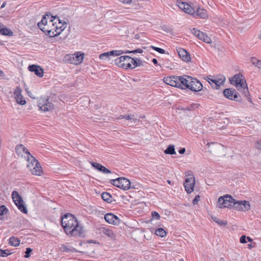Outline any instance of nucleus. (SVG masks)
<instances>
[{"label":"nucleus","mask_w":261,"mask_h":261,"mask_svg":"<svg viewBox=\"0 0 261 261\" xmlns=\"http://www.w3.org/2000/svg\"><path fill=\"white\" fill-rule=\"evenodd\" d=\"M200 200V196L199 195H197L195 196L194 199L193 200V203L194 204H196L197 202Z\"/></svg>","instance_id":"47"},{"label":"nucleus","mask_w":261,"mask_h":261,"mask_svg":"<svg viewBox=\"0 0 261 261\" xmlns=\"http://www.w3.org/2000/svg\"><path fill=\"white\" fill-rule=\"evenodd\" d=\"M67 60L71 63L75 65L80 64L83 60V56L82 54H73L68 55L67 56Z\"/></svg>","instance_id":"17"},{"label":"nucleus","mask_w":261,"mask_h":261,"mask_svg":"<svg viewBox=\"0 0 261 261\" xmlns=\"http://www.w3.org/2000/svg\"><path fill=\"white\" fill-rule=\"evenodd\" d=\"M28 69L31 72H33V65H29Z\"/></svg>","instance_id":"51"},{"label":"nucleus","mask_w":261,"mask_h":261,"mask_svg":"<svg viewBox=\"0 0 261 261\" xmlns=\"http://www.w3.org/2000/svg\"><path fill=\"white\" fill-rule=\"evenodd\" d=\"M101 196L104 201L108 203H112L113 201V198L109 193L103 192L101 194Z\"/></svg>","instance_id":"31"},{"label":"nucleus","mask_w":261,"mask_h":261,"mask_svg":"<svg viewBox=\"0 0 261 261\" xmlns=\"http://www.w3.org/2000/svg\"><path fill=\"white\" fill-rule=\"evenodd\" d=\"M90 164L92 165L93 167H94L95 169H97L99 171H100L103 173L106 174H109L111 173V171L104 167L103 166L101 165V164L97 163H94L91 162Z\"/></svg>","instance_id":"26"},{"label":"nucleus","mask_w":261,"mask_h":261,"mask_svg":"<svg viewBox=\"0 0 261 261\" xmlns=\"http://www.w3.org/2000/svg\"><path fill=\"white\" fill-rule=\"evenodd\" d=\"M231 84L236 86L237 89L247 97L248 90L246 82L241 74H237L230 80Z\"/></svg>","instance_id":"3"},{"label":"nucleus","mask_w":261,"mask_h":261,"mask_svg":"<svg viewBox=\"0 0 261 261\" xmlns=\"http://www.w3.org/2000/svg\"><path fill=\"white\" fill-rule=\"evenodd\" d=\"M7 211L8 210L5 205L0 206V216L2 217L4 214V213ZM1 219V218H0Z\"/></svg>","instance_id":"41"},{"label":"nucleus","mask_w":261,"mask_h":261,"mask_svg":"<svg viewBox=\"0 0 261 261\" xmlns=\"http://www.w3.org/2000/svg\"><path fill=\"white\" fill-rule=\"evenodd\" d=\"M32 251V250L30 248H27L25 252V254L24 257L28 258L30 256V253Z\"/></svg>","instance_id":"44"},{"label":"nucleus","mask_w":261,"mask_h":261,"mask_svg":"<svg viewBox=\"0 0 261 261\" xmlns=\"http://www.w3.org/2000/svg\"><path fill=\"white\" fill-rule=\"evenodd\" d=\"M4 75V72L3 71L0 70V76H2Z\"/></svg>","instance_id":"54"},{"label":"nucleus","mask_w":261,"mask_h":261,"mask_svg":"<svg viewBox=\"0 0 261 261\" xmlns=\"http://www.w3.org/2000/svg\"><path fill=\"white\" fill-rule=\"evenodd\" d=\"M234 208L240 211H248L250 208V205L248 201L235 200Z\"/></svg>","instance_id":"13"},{"label":"nucleus","mask_w":261,"mask_h":261,"mask_svg":"<svg viewBox=\"0 0 261 261\" xmlns=\"http://www.w3.org/2000/svg\"><path fill=\"white\" fill-rule=\"evenodd\" d=\"M34 73L37 76L42 77L44 75V70L40 66L34 64Z\"/></svg>","instance_id":"28"},{"label":"nucleus","mask_w":261,"mask_h":261,"mask_svg":"<svg viewBox=\"0 0 261 261\" xmlns=\"http://www.w3.org/2000/svg\"><path fill=\"white\" fill-rule=\"evenodd\" d=\"M115 64L124 69H134L136 67L135 59L128 56H122L115 60Z\"/></svg>","instance_id":"4"},{"label":"nucleus","mask_w":261,"mask_h":261,"mask_svg":"<svg viewBox=\"0 0 261 261\" xmlns=\"http://www.w3.org/2000/svg\"><path fill=\"white\" fill-rule=\"evenodd\" d=\"M215 79L217 80L216 83L218 84V87L223 85L226 80L225 77L223 75H221L220 77Z\"/></svg>","instance_id":"37"},{"label":"nucleus","mask_w":261,"mask_h":261,"mask_svg":"<svg viewBox=\"0 0 261 261\" xmlns=\"http://www.w3.org/2000/svg\"><path fill=\"white\" fill-rule=\"evenodd\" d=\"M195 182V180L194 176L192 174H189L184 182V187L188 193H191L193 191Z\"/></svg>","instance_id":"11"},{"label":"nucleus","mask_w":261,"mask_h":261,"mask_svg":"<svg viewBox=\"0 0 261 261\" xmlns=\"http://www.w3.org/2000/svg\"><path fill=\"white\" fill-rule=\"evenodd\" d=\"M105 220L109 223L113 225H118L120 223L119 218L112 213H108L105 215Z\"/></svg>","instance_id":"21"},{"label":"nucleus","mask_w":261,"mask_h":261,"mask_svg":"<svg viewBox=\"0 0 261 261\" xmlns=\"http://www.w3.org/2000/svg\"><path fill=\"white\" fill-rule=\"evenodd\" d=\"M14 98L17 103L24 105L26 103V101L22 95L21 90L20 87H17L14 91Z\"/></svg>","instance_id":"16"},{"label":"nucleus","mask_w":261,"mask_h":261,"mask_svg":"<svg viewBox=\"0 0 261 261\" xmlns=\"http://www.w3.org/2000/svg\"><path fill=\"white\" fill-rule=\"evenodd\" d=\"M38 106L40 110L44 112L49 111L54 109V106L48 101V97H41L38 99Z\"/></svg>","instance_id":"10"},{"label":"nucleus","mask_w":261,"mask_h":261,"mask_svg":"<svg viewBox=\"0 0 261 261\" xmlns=\"http://www.w3.org/2000/svg\"><path fill=\"white\" fill-rule=\"evenodd\" d=\"M191 76L188 75L179 76L178 79V88L182 89L188 88V86L190 84Z\"/></svg>","instance_id":"12"},{"label":"nucleus","mask_w":261,"mask_h":261,"mask_svg":"<svg viewBox=\"0 0 261 261\" xmlns=\"http://www.w3.org/2000/svg\"><path fill=\"white\" fill-rule=\"evenodd\" d=\"M135 62H136L135 64H136V67L141 66L143 65L142 61H141V60L139 59H135Z\"/></svg>","instance_id":"45"},{"label":"nucleus","mask_w":261,"mask_h":261,"mask_svg":"<svg viewBox=\"0 0 261 261\" xmlns=\"http://www.w3.org/2000/svg\"><path fill=\"white\" fill-rule=\"evenodd\" d=\"M235 200L236 199L228 195L221 196L218 199L217 206L221 208L234 207Z\"/></svg>","instance_id":"6"},{"label":"nucleus","mask_w":261,"mask_h":261,"mask_svg":"<svg viewBox=\"0 0 261 261\" xmlns=\"http://www.w3.org/2000/svg\"><path fill=\"white\" fill-rule=\"evenodd\" d=\"M12 253L8 249L2 250L0 249V256L7 257Z\"/></svg>","instance_id":"38"},{"label":"nucleus","mask_w":261,"mask_h":261,"mask_svg":"<svg viewBox=\"0 0 261 261\" xmlns=\"http://www.w3.org/2000/svg\"><path fill=\"white\" fill-rule=\"evenodd\" d=\"M164 153L165 154L171 155L176 154L174 146L172 145L168 146L167 149L164 151Z\"/></svg>","instance_id":"33"},{"label":"nucleus","mask_w":261,"mask_h":261,"mask_svg":"<svg viewBox=\"0 0 261 261\" xmlns=\"http://www.w3.org/2000/svg\"><path fill=\"white\" fill-rule=\"evenodd\" d=\"M252 247H253V246H252V245H251V244H249V245H248V248L249 249H251Z\"/></svg>","instance_id":"56"},{"label":"nucleus","mask_w":261,"mask_h":261,"mask_svg":"<svg viewBox=\"0 0 261 261\" xmlns=\"http://www.w3.org/2000/svg\"><path fill=\"white\" fill-rule=\"evenodd\" d=\"M180 261H184L183 259H181Z\"/></svg>","instance_id":"59"},{"label":"nucleus","mask_w":261,"mask_h":261,"mask_svg":"<svg viewBox=\"0 0 261 261\" xmlns=\"http://www.w3.org/2000/svg\"><path fill=\"white\" fill-rule=\"evenodd\" d=\"M194 16H197L200 18L205 19L208 17V14L206 10L200 7H195V13Z\"/></svg>","instance_id":"27"},{"label":"nucleus","mask_w":261,"mask_h":261,"mask_svg":"<svg viewBox=\"0 0 261 261\" xmlns=\"http://www.w3.org/2000/svg\"><path fill=\"white\" fill-rule=\"evenodd\" d=\"M167 181H168V183H169V184L170 183V180H168Z\"/></svg>","instance_id":"58"},{"label":"nucleus","mask_w":261,"mask_h":261,"mask_svg":"<svg viewBox=\"0 0 261 261\" xmlns=\"http://www.w3.org/2000/svg\"><path fill=\"white\" fill-rule=\"evenodd\" d=\"M247 239L248 240V241L249 242H252L253 241V240L252 239H251L250 237H247Z\"/></svg>","instance_id":"53"},{"label":"nucleus","mask_w":261,"mask_h":261,"mask_svg":"<svg viewBox=\"0 0 261 261\" xmlns=\"http://www.w3.org/2000/svg\"><path fill=\"white\" fill-rule=\"evenodd\" d=\"M61 224L66 233L73 237H81L84 232L83 227L79 223L76 218L68 214L62 218Z\"/></svg>","instance_id":"2"},{"label":"nucleus","mask_w":261,"mask_h":261,"mask_svg":"<svg viewBox=\"0 0 261 261\" xmlns=\"http://www.w3.org/2000/svg\"><path fill=\"white\" fill-rule=\"evenodd\" d=\"M213 220L216 222L217 223L221 225H226L227 224V222L225 221H222L219 219L217 217L213 218Z\"/></svg>","instance_id":"40"},{"label":"nucleus","mask_w":261,"mask_h":261,"mask_svg":"<svg viewBox=\"0 0 261 261\" xmlns=\"http://www.w3.org/2000/svg\"><path fill=\"white\" fill-rule=\"evenodd\" d=\"M176 5L178 8L185 13L194 15L195 13V5L193 3L189 4L181 0H177Z\"/></svg>","instance_id":"7"},{"label":"nucleus","mask_w":261,"mask_h":261,"mask_svg":"<svg viewBox=\"0 0 261 261\" xmlns=\"http://www.w3.org/2000/svg\"><path fill=\"white\" fill-rule=\"evenodd\" d=\"M34 163H35V165L34 167V175L41 176L43 173V170L40 163L34 157Z\"/></svg>","instance_id":"25"},{"label":"nucleus","mask_w":261,"mask_h":261,"mask_svg":"<svg viewBox=\"0 0 261 261\" xmlns=\"http://www.w3.org/2000/svg\"><path fill=\"white\" fill-rule=\"evenodd\" d=\"M155 233L158 236L164 237L166 234V231L163 228H160L155 230Z\"/></svg>","instance_id":"36"},{"label":"nucleus","mask_w":261,"mask_h":261,"mask_svg":"<svg viewBox=\"0 0 261 261\" xmlns=\"http://www.w3.org/2000/svg\"><path fill=\"white\" fill-rule=\"evenodd\" d=\"M38 28L46 35L54 37L59 35L67 27V23L58 17L45 15L38 23Z\"/></svg>","instance_id":"1"},{"label":"nucleus","mask_w":261,"mask_h":261,"mask_svg":"<svg viewBox=\"0 0 261 261\" xmlns=\"http://www.w3.org/2000/svg\"><path fill=\"white\" fill-rule=\"evenodd\" d=\"M9 243L11 246L16 247L19 246L20 240L17 238L12 237L9 240Z\"/></svg>","instance_id":"32"},{"label":"nucleus","mask_w":261,"mask_h":261,"mask_svg":"<svg viewBox=\"0 0 261 261\" xmlns=\"http://www.w3.org/2000/svg\"><path fill=\"white\" fill-rule=\"evenodd\" d=\"M180 58L185 62H189L191 60L190 55L185 49L180 48L177 49Z\"/></svg>","instance_id":"23"},{"label":"nucleus","mask_w":261,"mask_h":261,"mask_svg":"<svg viewBox=\"0 0 261 261\" xmlns=\"http://www.w3.org/2000/svg\"><path fill=\"white\" fill-rule=\"evenodd\" d=\"M224 95L228 99L233 100H237L238 94L235 90L232 89H225L223 91Z\"/></svg>","instance_id":"20"},{"label":"nucleus","mask_w":261,"mask_h":261,"mask_svg":"<svg viewBox=\"0 0 261 261\" xmlns=\"http://www.w3.org/2000/svg\"><path fill=\"white\" fill-rule=\"evenodd\" d=\"M15 151L18 156L23 157L29 163L27 166L31 171V167L33 166V156L28 151L27 148L22 144L18 145L15 147Z\"/></svg>","instance_id":"5"},{"label":"nucleus","mask_w":261,"mask_h":261,"mask_svg":"<svg viewBox=\"0 0 261 261\" xmlns=\"http://www.w3.org/2000/svg\"><path fill=\"white\" fill-rule=\"evenodd\" d=\"M60 249L61 251L66 252L69 253L76 252L77 251L74 248L70 247H68L67 245L62 244L60 247Z\"/></svg>","instance_id":"30"},{"label":"nucleus","mask_w":261,"mask_h":261,"mask_svg":"<svg viewBox=\"0 0 261 261\" xmlns=\"http://www.w3.org/2000/svg\"><path fill=\"white\" fill-rule=\"evenodd\" d=\"M252 64L257 68L261 69V60H259L256 58H252L251 59Z\"/></svg>","instance_id":"34"},{"label":"nucleus","mask_w":261,"mask_h":261,"mask_svg":"<svg viewBox=\"0 0 261 261\" xmlns=\"http://www.w3.org/2000/svg\"><path fill=\"white\" fill-rule=\"evenodd\" d=\"M258 148L261 149V140L257 142Z\"/></svg>","instance_id":"50"},{"label":"nucleus","mask_w":261,"mask_h":261,"mask_svg":"<svg viewBox=\"0 0 261 261\" xmlns=\"http://www.w3.org/2000/svg\"><path fill=\"white\" fill-rule=\"evenodd\" d=\"M119 118L125 119L128 121V124L130 125H133L134 123L139 121V119H138L136 115H121Z\"/></svg>","instance_id":"24"},{"label":"nucleus","mask_w":261,"mask_h":261,"mask_svg":"<svg viewBox=\"0 0 261 261\" xmlns=\"http://www.w3.org/2000/svg\"><path fill=\"white\" fill-rule=\"evenodd\" d=\"M186 151V149L185 148H182V149H180L178 152L180 154L184 153Z\"/></svg>","instance_id":"49"},{"label":"nucleus","mask_w":261,"mask_h":261,"mask_svg":"<svg viewBox=\"0 0 261 261\" xmlns=\"http://www.w3.org/2000/svg\"><path fill=\"white\" fill-rule=\"evenodd\" d=\"M143 50L140 48L136 49L134 50L129 51V50H125L123 51V54H129V53H134V54H137L139 53L141 54L143 53Z\"/></svg>","instance_id":"39"},{"label":"nucleus","mask_w":261,"mask_h":261,"mask_svg":"<svg viewBox=\"0 0 261 261\" xmlns=\"http://www.w3.org/2000/svg\"><path fill=\"white\" fill-rule=\"evenodd\" d=\"M120 2L123 4H130L132 2V0H118Z\"/></svg>","instance_id":"48"},{"label":"nucleus","mask_w":261,"mask_h":261,"mask_svg":"<svg viewBox=\"0 0 261 261\" xmlns=\"http://www.w3.org/2000/svg\"><path fill=\"white\" fill-rule=\"evenodd\" d=\"M12 198L18 208L21 212L27 214L28 213L27 208L24 205V202L18 193L15 191H13L12 193Z\"/></svg>","instance_id":"8"},{"label":"nucleus","mask_w":261,"mask_h":261,"mask_svg":"<svg viewBox=\"0 0 261 261\" xmlns=\"http://www.w3.org/2000/svg\"><path fill=\"white\" fill-rule=\"evenodd\" d=\"M151 47L152 48H153L154 50H155V51L159 52L160 54H164L165 52L164 49H163L162 48H159V47H154V46H151Z\"/></svg>","instance_id":"42"},{"label":"nucleus","mask_w":261,"mask_h":261,"mask_svg":"<svg viewBox=\"0 0 261 261\" xmlns=\"http://www.w3.org/2000/svg\"><path fill=\"white\" fill-rule=\"evenodd\" d=\"M178 76H169L164 77L163 80L165 84L172 87L178 88Z\"/></svg>","instance_id":"22"},{"label":"nucleus","mask_w":261,"mask_h":261,"mask_svg":"<svg viewBox=\"0 0 261 261\" xmlns=\"http://www.w3.org/2000/svg\"><path fill=\"white\" fill-rule=\"evenodd\" d=\"M0 34L11 36L13 35V32L10 29L5 28L3 24L1 23Z\"/></svg>","instance_id":"29"},{"label":"nucleus","mask_w":261,"mask_h":261,"mask_svg":"<svg viewBox=\"0 0 261 261\" xmlns=\"http://www.w3.org/2000/svg\"><path fill=\"white\" fill-rule=\"evenodd\" d=\"M192 33L197 37L199 39L203 41L206 43H211L212 40L211 38L207 36V34L204 33L200 31L195 28H193L192 30Z\"/></svg>","instance_id":"14"},{"label":"nucleus","mask_w":261,"mask_h":261,"mask_svg":"<svg viewBox=\"0 0 261 261\" xmlns=\"http://www.w3.org/2000/svg\"><path fill=\"white\" fill-rule=\"evenodd\" d=\"M188 89L193 91H199L202 89V85L197 80L192 77Z\"/></svg>","instance_id":"19"},{"label":"nucleus","mask_w":261,"mask_h":261,"mask_svg":"<svg viewBox=\"0 0 261 261\" xmlns=\"http://www.w3.org/2000/svg\"><path fill=\"white\" fill-rule=\"evenodd\" d=\"M6 2H4V3L2 4V5L1 6V8H4V7H5V6H6Z\"/></svg>","instance_id":"55"},{"label":"nucleus","mask_w":261,"mask_h":261,"mask_svg":"<svg viewBox=\"0 0 261 261\" xmlns=\"http://www.w3.org/2000/svg\"><path fill=\"white\" fill-rule=\"evenodd\" d=\"M248 100L251 102V99L249 98V97H248Z\"/></svg>","instance_id":"57"},{"label":"nucleus","mask_w":261,"mask_h":261,"mask_svg":"<svg viewBox=\"0 0 261 261\" xmlns=\"http://www.w3.org/2000/svg\"><path fill=\"white\" fill-rule=\"evenodd\" d=\"M151 216L152 217V218L156 220H159L160 218V216L159 214L156 212H152L151 213Z\"/></svg>","instance_id":"43"},{"label":"nucleus","mask_w":261,"mask_h":261,"mask_svg":"<svg viewBox=\"0 0 261 261\" xmlns=\"http://www.w3.org/2000/svg\"><path fill=\"white\" fill-rule=\"evenodd\" d=\"M152 61L154 64H158V61L156 59H153Z\"/></svg>","instance_id":"52"},{"label":"nucleus","mask_w":261,"mask_h":261,"mask_svg":"<svg viewBox=\"0 0 261 261\" xmlns=\"http://www.w3.org/2000/svg\"><path fill=\"white\" fill-rule=\"evenodd\" d=\"M246 239L247 237L245 236H242L240 239V241L241 243H247Z\"/></svg>","instance_id":"46"},{"label":"nucleus","mask_w":261,"mask_h":261,"mask_svg":"<svg viewBox=\"0 0 261 261\" xmlns=\"http://www.w3.org/2000/svg\"><path fill=\"white\" fill-rule=\"evenodd\" d=\"M207 81L213 88L218 89V84L216 83V79H213L210 77H207Z\"/></svg>","instance_id":"35"},{"label":"nucleus","mask_w":261,"mask_h":261,"mask_svg":"<svg viewBox=\"0 0 261 261\" xmlns=\"http://www.w3.org/2000/svg\"><path fill=\"white\" fill-rule=\"evenodd\" d=\"M98 233L101 235H105L111 240H115L116 235L114 231L109 228L101 227L98 229Z\"/></svg>","instance_id":"18"},{"label":"nucleus","mask_w":261,"mask_h":261,"mask_svg":"<svg viewBox=\"0 0 261 261\" xmlns=\"http://www.w3.org/2000/svg\"><path fill=\"white\" fill-rule=\"evenodd\" d=\"M111 183L114 186L124 190H128L130 186L129 180L124 177H119L116 179H113Z\"/></svg>","instance_id":"9"},{"label":"nucleus","mask_w":261,"mask_h":261,"mask_svg":"<svg viewBox=\"0 0 261 261\" xmlns=\"http://www.w3.org/2000/svg\"><path fill=\"white\" fill-rule=\"evenodd\" d=\"M123 54V51L121 50H112L111 51L105 52L99 55V58L101 60H110V56H118Z\"/></svg>","instance_id":"15"}]
</instances>
